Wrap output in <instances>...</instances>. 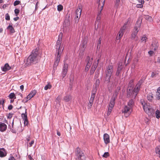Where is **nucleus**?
<instances>
[{"instance_id":"a211bd4d","label":"nucleus","mask_w":160,"mask_h":160,"mask_svg":"<svg viewBox=\"0 0 160 160\" xmlns=\"http://www.w3.org/2000/svg\"><path fill=\"white\" fill-rule=\"evenodd\" d=\"M11 69V67L10 66L8 63H6L4 67L2 68V70L4 72H6L9 70Z\"/></svg>"},{"instance_id":"603ef678","label":"nucleus","mask_w":160,"mask_h":160,"mask_svg":"<svg viewBox=\"0 0 160 160\" xmlns=\"http://www.w3.org/2000/svg\"><path fill=\"white\" fill-rule=\"evenodd\" d=\"M99 72L98 71H96V74L95 76V78H98L99 76Z\"/></svg>"},{"instance_id":"864d4df0","label":"nucleus","mask_w":160,"mask_h":160,"mask_svg":"<svg viewBox=\"0 0 160 160\" xmlns=\"http://www.w3.org/2000/svg\"><path fill=\"white\" fill-rule=\"evenodd\" d=\"M5 19L7 20H9L10 19L9 15L8 13L6 14L5 15Z\"/></svg>"},{"instance_id":"bf43d9fd","label":"nucleus","mask_w":160,"mask_h":160,"mask_svg":"<svg viewBox=\"0 0 160 160\" xmlns=\"http://www.w3.org/2000/svg\"><path fill=\"white\" fill-rule=\"evenodd\" d=\"M137 7L138 8H142L143 7V5L142 4H137Z\"/></svg>"},{"instance_id":"de8ad7c7","label":"nucleus","mask_w":160,"mask_h":160,"mask_svg":"<svg viewBox=\"0 0 160 160\" xmlns=\"http://www.w3.org/2000/svg\"><path fill=\"white\" fill-rule=\"evenodd\" d=\"M5 100L4 99H2L0 100V104L2 105L3 107L4 106V103H5Z\"/></svg>"},{"instance_id":"393cba45","label":"nucleus","mask_w":160,"mask_h":160,"mask_svg":"<svg viewBox=\"0 0 160 160\" xmlns=\"http://www.w3.org/2000/svg\"><path fill=\"white\" fill-rule=\"evenodd\" d=\"M27 115V109L25 108V113L22 114V117L24 118L25 122L28 121Z\"/></svg>"},{"instance_id":"20e7f679","label":"nucleus","mask_w":160,"mask_h":160,"mask_svg":"<svg viewBox=\"0 0 160 160\" xmlns=\"http://www.w3.org/2000/svg\"><path fill=\"white\" fill-rule=\"evenodd\" d=\"M39 60V59L37 58L36 57L31 54L25 61V65L26 66H30L37 63Z\"/></svg>"},{"instance_id":"09e8293b","label":"nucleus","mask_w":160,"mask_h":160,"mask_svg":"<svg viewBox=\"0 0 160 160\" xmlns=\"http://www.w3.org/2000/svg\"><path fill=\"white\" fill-rule=\"evenodd\" d=\"M20 3V1H16L14 2L13 4L14 6H16L19 4Z\"/></svg>"},{"instance_id":"2eb2a0df","label":"nucleus","mask_w":160,"mask_h":160,"mask_svg":"<svg viewBox=\"0 0 160 160\" xmlns=\"http://www.w3.org/2000/svg\"><path fill=\"white\" fill-rule=\"evenodd\" d=\"M103 139L105 144H107L110 142L109 136L107 133L104 134L103 135Z\"/></svg>"},{"instance_id":"6e6d98bb","label":"nucleus","mask_w":160,"mask_h":160,"mask_svg":"<svg viewBox=\"0 0 160 160\" xmlns=\"http://www.w3.org/2000/svg\"><path fill=\"white\" fill-rule=\"evenodd\" d=\"M95 70V69L94 68H92H92H91V69L90 70V74H93Z\"/></svg>"},{"instance_id":"4468645a","label":"nucleus","mask_w":160,"mask_h":160,"mask_svg":"<svg viewBox=\"0 0 160 160\" xmlns=\"http://www.w3.org/2000/svg\"><path fill=\"white\" fill-rule=\"evenodd\" d=\"M68 68V64L64 63L63 67V70L62 71V77H64L67 73Z\"/></svg>"},{"instance_id":"473e14b6","label":"nucleus","mask_w":160,"mask_h":160,"mask_svg":"<svg viewBox=\"0 0 160 160\" xmlns=\"http://www.w3.org/2000/svg\"><path fill=\"white\" fill-rule=\"evenodd\" d=\"M156 117L158 119L160 117V111L158 110H157L155 112Z\"/></svg>"},{"instance_id":"4c0bfd02","label":"nucleus","mask_w":160,"mask_h":160,"mask_svg":"<svg viewBox=\"0 0 160 160\" xmlns=\"http://www.w3.org/2000/svg\"><path fill=\"white\" fill-rule=\"evenodd\" d=\"M93 101L92 100H89V103L88 104V108H90L93 103Z\"/></svg>"},{"instance_id":"338daca9","label":"nucleus","mask_w":160,"mask_h":160,"mask_svg":"<svg viewBox=\"0 0 160 160\" xmlns=\"http://www.w3.org/2000/svg\"><path fill=\"white\" fill-rule=\"evenodd\" d=\"M20 89L22 91L24 89V86L23 85H22L20 87Z\"/></svg>"},{"instance_id":"774afa93","label":"nucleus","mask_w":160,"mask_h":160,"mask_svg":"<svg viewBox=\"0 0 160 160\" xmlns=\"http://www.w3.org/2000/svg\"><path fill=\"white\" fill-rule=\"evenodd\" d=\"M28 157L31 160H34L32 158V157L30 155H28Z\"/></svg>"},{"instance_id":"c9c22d12","label":"nucleus","mask_w":160,"mask_h":160,"mask_svg":"<svg viewBox=\"0 0 160 160\" xmlns=\"http://www.w3.org/2000/svg\"><path fill=\"white\" fill-rule=\"evenodd\" d=\"M52 87V85L50 83H48L45 87L44 89L47 90L48 89H50Z\"/></svg>"},{"instance_id":"4d7b16f0","label":"nucleus","mask_w":160,"mask_h":160,"mask_svg":"<svg viewBox=\"0 0 160 160\" xmlns=\"http://www.w3.org/2000/svg\"><path fill=\"white\" fill-rule=\"evenodd\" d=\"M148 53L150 56H152L153 53V52L152 51L150 50L148 51Z\"/></svg>"},{"instance_id":"6e6552de","label":"nucleus","mask_w":160,"mask_h":160,"mask_svg":"<svg viewBox=\"0 0 160 160\" xmlns=\"http://www.w3.org/2000/svg\"><path fill=\"white\" fill-rule=\"evenodd\" d=\"M92 60L93 59L92 58H90L89 56L87 57L86 60V62L87 63L85 68V71H88L89 70L91 65L92 64Z\"/></svg>"},{"instance_id":"aec40b11","label":"nucleus","mask_w":160,"mask_h":160,"mask_svg":"<svg viewBox=\"0 0 160 160\" xmlns=\"http://www.w3.org/2000/svg\"><path fill=\"white\" fill-rule=\"evenodd\" d=\"M7 153L4 148L0 149V157H3L6 156Z\"/></svg>"},{"instance_id":"49530a36","label":"nucleus","mask_w":160,"mask_h":160,"mask_svg":"<svg viewBox=\"0 0 160 160\" xmlns=\"http://www.w3.org/2000/svg\"><path fill=\"white\" fill-rule=\"evenodd\" d=\"M20 12L19 10L18 9H15L14 10L16 16H17Z\"/></svg>"},{"instance_id":"58836bf2","label":"nucleus","mask_w":160,"mask_h":160,"mask_svg":"<svg viewBox=\"0 0 160 160\" xmlns=\"http://www.w3.org/2000/svg\"><path fill=\"white\" fill-rule=\"evenodd\" d=\"M148 39V38L145 35L144 36L141 38V40L142 42H146V40Z\"/></svg>"},{"instance_id":"cd10ccee","label":"nucleus","mask_w":160,"mask_h":160,"mask_svg":"<svg viewBox=\"0 0 160 160\" xmlns=\"http://www.w3.org/2000/svg\"><path fill=\"white\" fill-rule=\"evenodd\" d=\"M7 29L9 30L11 33H12L15 32L14 29L12 26L11 25H9Z\"/></svg>"},{"instance_id":"a19ab883","label":"nucleus","mask_w":160,"mask_h":160,"mask_svg":"<svg viewBox=\"0 0 160 160\" xmlns=\"http://www.w3.org/2000/svg\"><path fill=\"white\" fill-rule=\"evenodd\" d=\"M120 0H116L115 6L116 8H118L119 6Z\"/></svg>"},{"instance_id":"79ce46f5","label":"nucleus","mask_w":160,"mask_h":160,"mask_svg":"<svg viewBox=\"0 0 160 160\" xmlns=\"http://www.w3.org/2000/svg\"><path fill=\"white\" fill-rule=\"evenodd\" d=\"M124 34V33L121 32L120 31L119 32H118V39H120L121 37H122L123 34Z\"/></svg>"},{"instance_id":"2f4dec72","label":"nucleus","mask_w":160,"mask_h":160,"mask_svg":"<svg viewBox=\"0 0 160 160\" xmlns=\"http://www.w3.org/2000/svg\"><path fill=\"white\" fill-rule=\"evenodd\" d=\"M8 97L9 98H10L11 99L13 98H14V99L16 98L15 95L13 92L10 93Z\"/></svg>"},{"instance_id":"bb28decb","label":"nucleus","mask_w":160,"mask_h":160,"mask_svg":"<svg viewBox=\"0 0 160 160\" xmlns=\"http://www.w3.org/2000/svg\"><path fill=\"white\" fill-rule=\"evenodd\" d=\"M156 95L157 99L158 100L160 99V87H158L157 90Z\"/></svg>"},{"instance_id":"39448f33","label":"nucleus","mask_w":160,"mask_h":160,"mask_svg":"<svg viewBox=\"0 0 160 160\" xmlns=\"http://www.w3.org/2000/svg\"><path fill=\"white\" fill-rule=\"evenodd\" d=\"M75 154L76 160H86V157L83 152L78 147L76 149Z\"/></svg>"},{"instance_id":"0e129e2a","label":"nucleus","mask_w":160,"mask_h":160,"mask_svg":"<svg viewBox=\"0 0 160 160\" xmlns=\"http://www.w3.org/2000/svg\"><path fill=\"white\" fill-rule=\"evenodd\" d=\"M138 2L141 4H143L144 2V0H138Z\"/></svg>"},{"instance_id":"6ab92c4d","label":"nucleus","mask_w":160,"mask_h":160,"mask_svg":"<svg viewBox=\"0 0 160 160\" xmlns=\"http://www.w3.org/2000/svg\"><path fill=\"white\" fill-rule=\"evenodd\" d=\"M140 88L141 86H140L137 84L134 89H133L134 90V92L135 93V95H134L135 97L137 96V93L140 90Z\"/></svg>"},{"instance_id":"9b49d317","label":"nucleus","mask_w":160,"mask_h":160,"mask_svg":"<svg viewBox=\"0 0 160 160\" xmlns=\"http://www.w3.org/2000/svg\"><path fill=\"white\" fill-rule=\"evenodd\" d=\"M135 95V93L134 92V90H132V88H129L128 87L127 89V96L128 98H133L134 97V95Z\"/></svg>"},{"instance_id":"ea45409f","label":"nucleus","mask_w":160,"mask_h":160,"mask_svg":"<svg viewBox=\"0 0 160 160\" xmlns=\"http://www.w3.org/2000/svg\"><path fill=\"white\" fill-rule=\"evenodd\" d=\"M156 152L157 153L159 154H160V146H158L156 148Z\"/></svg>"},{"instance_id":"a18cd8bd","label":"nucleus","mask_w":160,"mask_h":160,"mask_svg":"<svg viewBox=\"0 0 160 160\" xmlns=\"http://www.w3.org/2000/svg\"><path fill=\"white\" fill-rule=\"evenodd\" d=\"M98 63L97 62H94L92 67V68H94L95 69H96V68L97 67Z\"/></svg>"},{"instance_id":"f03ea898","label":"nucleus","mask_w":160,"mask_h":160,"mask_svg":"<svg viewBox=\"0 0 160 160\" xmlns=\"http://www.w3.org/2000/svg\"><path fill=\"white\" fill-rule=\"evenodd\" d=\"M120 90V87H118L117 89L115 91L114 94V96L112 97L110 99V103L109 106V107L107 111V115L109 116L110 115L112 109L113 108L115 104V101L117 96L119 93V91Z\"/></svg>"},{"instance_id":"69168bd1","label":"nucleus","mask_w":160,"mask_h":160,"mask_svg":"<svg viewBox=\"0 0 160 160\" xmlns=\"http://www.w3.org/2000/svg\"><path fill=\"white\" fill-rule=\"evenodd\" d=\"M26 140H27V141L28 142L30 140V137L29 136H28L27 138H26Z\"/></svg>"},{"instance_id":"ddd939ff","label":"nucleus","mask_w":160,"mask_h":160,"mask_svg":"<svg viewBox=\"0 0 160 160\" xmlns=\"http://www.w3.org/2000/svg\"><path fill=\"white\" fill-rule=\"evenodd\" d=\"M7 129V125L4 123L0 122V131L3 132L5 131Z\"/></svg>"},{"instance_id":"0eeeda50","label":"nucleus","mask_w":160,"mask_h":160,"mask_svg":"<svg viewBox=\"0 0 160 160\" xmlns=\"http://www.w3.org/2000/svg\"><path fill=\"white\" fill-rule=\"evenodd\" d=\"M143 109L149 116H152L154 114V110L151 108L150 106H148V105H145L143 106Z\"/></svg>"},{"instance_id":"f8f14e48","label":"nucleus","mask_w":160,"mask_h":160,"mask_svg":"<svg viewBox=\"0 0 160 160\" xmlns=\"http://www.w3.org/2000/svg\"><path fill=\"white\" fill-rule=\"evenodd\" d=\"M40 52H39V49L38 48H36L35 49L33 50L31 54L33 56H35L37 58L40 59L39 54Z\"/></svg>"},{"instance_id":"b1692460","label":"nucleus","mask_w":160,"mask_h":160,"mask_svg":"<svg viewBox=\"0 0 160 160\" xmlns=\"http://www.w3.org/2000/svg\"><path fill=\"white\" fill-rule=\"evenodd\" d=\"M130 18H128V21L127 22H126V23H124L123 26L121 28L120 31L121 32L123 33H124V32H125V30L126 29V25L127 24V23H128V22H129V21H130Z\"/></svg>"},{"instance_id":"37998d69","label":"nucleus","mask_w":160,"mask_h":160,"mask_svg":"<svg viewBox=\"0 0 160 160\" xmlns=\"http://www.w3.org/2000/svg\"><path fill=\"white\" fill-rule=\"evenodd\" d=\"M109 156V153L108 152H105L102 155V157L105 158H107Z\"/></svg>"},{"instance_id":"3c124183","label":"nucleus","mask_w":160,"mask_h":160,"mask_svg":"<svg viewBox=\"0 0 160 160\" xmlns=\"http://www.w3.org/2000/svg\"><path fill=\"white\" fill-rule=\"evenodd\" d=\"M13 115V113H10L8 114V115L7 116V118H8L10 119L12 117Z\"/></svg>"},{"instance_id":"e433bc0d","label":"nucleus","mask_w":160,"mask_h":160,"mask_svg":"<svg viewBox=\"0 0 160 160\" xmlns=\"http://www.w3.org/2000/svg\"><path fill=\"white\" fill-rule=\"evenodd\" d=\"M63 9V6L60 4L58 5L57 6V9L58 11H61Z\"/></svg>"},{"instance_id":"412c9836","label":"nucleus","mask_w":160,"mask_h":160,"mask_svg":"<svg viewBox=\"0 0 160 160\" xmlns=\"http://www.w3.org/2000/svg\"><path fill=\"white\" fill-rule=\"evenodd\" d=\"M96 89H93L92 90V95L91 98L90 99V100H92L93 101L94 98L95 96L96 93Z\"/></svg>"},{"instance_id":"9d476101","label":"nucleus","mask_w":160,"mask_h":160,"mask_svg":"<svg viewBox=\"0 0 160 160\" xmlns=\"http://www.w3.org/2000/svg\"><path fill=\"white\" fill-rule=\"evenodd\" d=\"M82 11V7L81 6H78V8L76 9L75 12V19L77 20H78L80 18Z\"/></svg>"},{"instance_id":"72a5a7b5","label":"nucleus","mask_w":160,"mask_h":160,"mask_svg":"<svg viewBox=\"0 0 160 160\" xmlns=\"http://www.w3.org/2000/svg\"><path fill=\"white\" fill-rule=\"evenodd\" d=\"M100 83V81L99 79H97L96 82V88L95 89H97V88H99Z\"/></svg>"},{"instance_id":"052dcab7","label":"nucleus","mask_w":160,"mask_h":160,"mask_svg":"<svg viewBox=\"0 0 160 160\" xmlns=\"http://www.w3.org/2000/svg\"><path fill=\"white\" fill-rule=\"evenodd\" d=\"M156 74L154 72H152L151 74V77L152 78H154L156 77Z\"/></svg>"},{"instance_id":"f3484780","label":"nucleus","mask_w":160,"mask_h":160,"mask_svg":"<svg viewBox=\"0 0 160 160\" xmlns=\"http://www.w3.org/2000/svg\"><path fill=\"white\" fill-rule=\"evenodd\" d=\"M132 108H130L129 107H128V106H126L122 110V112L125 113L131 112V113L132 111Z\"/></svg>"},{"instance_id":"4be33fe9","label":"nucleus","mask_w":160,"mask_h":160,"mask_svg":"<svg viewBox=\"0 0 160 160\" xmlns=\"http://www.w3.org/2000/svg\"><path fill=\"white\" fill-rule=\"evenodd\" d=\"M153 94L152 93H149L147 95V98L148 101L149 102H152L153 99Z\"/></svg>"},{"instance_id":"680f3d73","label":"nucleus","mask_w":160,"mask_h":160,"mask_svg":"<svg viewBox=\"0 0 160 160\" xmlns=\"http://www.w3.org/2000/svg\"><path fill=\"white\" fill-rule=\"evenodd\" d=\"M13 108V106L12 105H9L8 107V109L9 110H11Z\"/></svg>"},{"instance_id":"1a4fd4ad","label":"nucleus","mask_w":160,"mask_h":160,"mask_svg":"<svg viewBox=\"0 0 160 160\" xmlns=\"http://www.w3.org/2000/svg\"><path fill=\"white\" fill-rule=\"evenodd\" d=\"M37 91L36 90H33L30 92L27 97L25 98L22 101L24 102H27L29 100L33 97L36 94Z\"/></svg>"},{"instance_id":"423d86ee","label":"nucleus","mask_w":160,"mask_h":160,"mask_svg":"<svg viewBox=\"0 0 160 160\" xmlns=\"http://www.w3.org/2000/svg\"><path fill=\"white\" fill-rule=\"evenodd\" d=\"M141 22H140L139 20L137 21L135 26L133 30V32L131 34L132 38L133 39L135 38L138 32L140 29Z\"/></svg>"},{"instance_id":"8fccbe9b","label":"nucleus","mask_w":160,"mask_h":160,"mask_svg":"<svg viewBox=\"0 0 160 160\" xmlns=\"http://www.w3.org/2000/svg\"><path fill=\"white\" fill-rule=\"evenodd\" d=\"M121 71V70H120V69H117V72H116V75L117 76H119V74H120V73Z\"/></svg>"},{"instance_id":"5fc2aeb1","label":"nucleus","mask_w":160,"mask_h":160,"mask_svg":"<svg viewBox=\"0 0 160 160\" xmlns=\"http://www.w3.org/2000/svg\"><path fill=\"white\" fill-rule=\"evenodd\" d=\"M34 140H32L31 141V142L29 143V147H32V144H33V143H34Z\"/></svg>"},{"instance_id":"dca6fc26","label":"nucleus","mask_w":160,"mask_h":160,"mask_svg":"<svg viewBox=\"0 0 160 160\" xmlns=\"http://www.w3.org/2000/svg\"><path fill=\"white\" fill-rule=\"evenodd\" d=\"M85 42H82L81 44V48L80 49L79 54L81 55H83L84 54V52L85 51Z\"/></svg>"},{"instance_id":"c756f323","label":"nucleus","mask_w":160,"mask_h":160,"mask_svg":"<svg viewBox=\"0 0 160 160\" xmlns=\"http://www.w3.org/2000/svg\"><path fill=\"white\" fill-rule=\"evenodd\" d=\"M152 47L154 50H157L158 46V44L157 43L153 42L152 44Z\"/></svg>"},{"instance_id":"13d9d810","label":"nucleus","mask_w":160,"mask_h":160,"mask_svg":"<svg viewBox=\"0 0 160 160\" xmlns=\"http://www.w3.org/2000/svg\"><path fill=\"white\" fill-rule=\"evenodd\" d=\"M124 116L126 117H128L131 114V112H129L128 113H124Z\"/></svg>"},{"instance_id":"f704fd0d","label":"nucleus","mask_w":160,"mask_h":160,"mask_svg":"<svg viewBox=\"0 0 160 160\" xmlns=\"http://www.w3.org/2000/svg\"><path fill=\"white\" fill-rule=\"evenodd\" d=\"M145 79L144 78H142L138 82V83H137V84L139 86H141L142 84L144 82V81Z\"/></svg>"},{"instance_id":"c03bdc74","label":"nucleus","mask_w":160,"mask_h":160,"mask_svg":"<svg viewBox=\"0 0 160 160\" xmlns=\"http://www.w3.org/2000/svg\"><path fill=\"white\" fill-rule=\"evenodd\" d=\"M145 19L147 20H151L152 19V18L151 17H150L148 15L145 16Z\"/></svg>"},{"instance_id":"7ed1b4c3","label":"nucleus","mask_w":160,"mask_h":160,"mask_svg":"<svg viewBox=\"0 0 160 160\" xmlns=\"http://www.w3.org/2000/svg\"><path fill=\"white\" fill-rule=\"evenodd\" d=\"M113 72V67L111 65H109L105 71V81L107 83L110 82L111 77Z\"/></svg>"},{"instance_id":"7c9ffc66","label":"nucleus","mask_w":160,"mask_h":160,"mask_svg":"<svg viewBox=\"0 0 160 160\" xmlns=\"http://www.w3.org/2000/svg\"><path fill=\"white\" fill-rule=\"evenodd\" d=\"M133 82H134V80L132 79L129 82L128 84V87L129 88H132L133 86Z\"/></svg>"},{"instance_id":"e2e57ef3","label":"nucleus","mask_w":160,"mask_h":160,"mask_svg":"<svg viewBox=\"0 0 160 160\" xmlns=\"http://www.w3.org/2000/svg\"><path fill=\"white\" fill-rule=\"evenodd\" d=\"M8 160H15V159L13 157H11L9 158Z\"/></svg>"},{"instance_id":"c85d7f7f","label":"nucleus","mask_w":160,"mask_h":160,"mask_svg":"<svg viewBox=\"0 0 160 160\" xmlns=\"http://www.w3.org/2000/svg\"><path fill=\"white\" fill-rule=\"evenodd\" d=\"M100 22V17L99 16V14L98 15V16L97 17V21L95 22V27H96V26L97 25V27L98 28L99 26V24Z\"/></svg>"},{"instance_id":"5701e85b","label":"nucleus","mask_w":160,"mask_h":160,"mask_svg":"<svg viewBox=\"0 0 160 160\" xmlns=\"http://www.w3.org/2000/svg\"><path fill=\"white\" fill-rule=\"evenodd\" d=\"M63 99L65 102H68L72 99V96L70 95H67L64 97Z\"/></svg>"},{"instance_id":"f257e3e1","label":"nucleus","mask_w":160,"mask_h":160,"mask_svg":"<svg viewBox=\"0 0 160 160\" xmlns=\"http://www.w3.org/2000/svg\"><path fill=\"white\" fill-rule=\"evenodd\" d=\"M62 34H60L58 36V38L56 45V51L55 56L56 57V60L55 62L54 66L57 67L59 62L60 56L62 53L64 47L63 45L61 44L62 42Z\"/></svg>"},{"instance_id":"a878e982","label":"nucleus","mask_w":160,"mask_h":160,"mask_svg":"<svg viewBox=\"0 0 160 160\" xmlns=\"http://www.w3.org/2000/svg\"><path fill=\"white\" fill-rule=\"evenodd\" d=\"M133 100L132 99L130 100L128 103V107L132 109L133 106L134 104Z\"/></svg>"}]
</instances>
